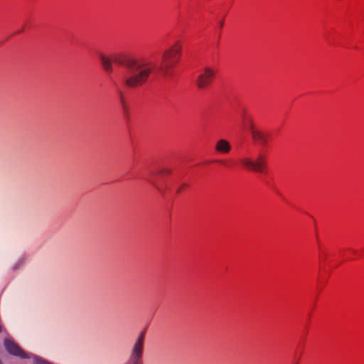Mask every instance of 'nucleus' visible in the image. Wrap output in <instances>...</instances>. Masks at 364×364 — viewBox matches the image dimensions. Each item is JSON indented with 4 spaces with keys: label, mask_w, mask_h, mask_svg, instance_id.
Listing matches in <instances>:
<instances>
[{
    "label": "nucleus",
    "mask_w": 364,
    "mask_h": 364,
    "mask_svg": "<svg viewBox=\"0 0 364 364\" xmlns=\"http://www.w3.org/2000/svg\"><path fill=\"white\" fill-rule=\"evenodd\" d=\"M180 54L181 47L175 44L164 52L161 61L158 65L151 61L139 60L124 53H113L109 56L100 53L98 57L103 69L107 73H112L113 63L124 66L126 70L122 77L123 85L127 88H136L147 81L154 70L163 77H168L171 69L178 62Z\"/></svg>",
    "instance_id": "nucleus-1"
},
{
    "label": "nucleus",
    "mask_w": 364,
    "mask_h": 364,
    "mask_svg": "<svg viewBox=\"0 0 364 364\" xmlns=\"http://www.w3.org/2000/svg\"><path fill=\"white\" fill-rule=\"evenodd\" d=\"M240 162L247 170L256 173H264L267 167L266 155L262 153H259L255 159L242 157Z\"/></svg>",
    "instance_id": "nucleus-2"
},
{
    "label": "nucleus",
    "mask_w": 364,
    "mask_h": 364,
    "mask_svg": "<svg viewBox=\"0 0 364 364\" xmlns=\"http://www.w3.org/2000/svg\"><path fill=\"white\" fill-rule=\"evenodd\" d=\"M145 333L141 332L135 340L129 355V364H143L142 355L144 351Z\"/></svg>",
    "instance_id": "nucleus-3"
},
{
    "label": "nucleus",
    "mask_w": 364,
    "mask_h": 364,
    "mask_svg": "<svg viewBox=\"0 0 364 364\" xmlns=\"http://www.w3.org/2000/svg\"><path fill=\"white\" fill-rule=\"evenodd\" d=\"M215 75V72L210 68H205L198 75L196 85L200 89H205L212 82Z\"/></svg>",
    "instance_id": "nucleus-4"
},
{
    "label": "nucleus",
    "mask_w": 364,
    "mask_h": 364,
    "mask_svg": "<svg viewBox=\"0 0 364 364\" xmlns=\"http://www.w3.org/2000/svg\"><path fill=\"white\" fill-rule=\"evenodd\" d=\"M4 346L6 350L12 355L19 356L21 358H26V353L15 343L9 339L4 340Z\"/></svg>",
    "instance_id": "nucleus-5"
},
{
    "label": "nucleus",
    "mask_w": 364,
    "mask_h": 364,
    "mask_svg": "<svg viewBox=\"0 0 364 364\" xmlns=\"http://www.w3.org/2000/svg\"><path fill=\"white\" fill-rule=\"evenodd\" d=\"M252 138L256 143H259L262 146H265L268 141V134L260 130H252Z\"/></svg>",
    "instance_id": "nucleus-6"
},
{
    "label": "nucleus",
    "mask_w": 364,
    "mask_h": 364,
    "mask_svg": "<svg viewBox=\"0 0 364 364\" xmlns=\"http://www.w3.org/2000/svg\"><path fill=\"white\" fill-rule=\"evenodd\" d=\"M215 149L218 152L226 154L230 151L231 145L227 140L220 139L217 141Z\"/></svg>",
    "instance_id": "nucleus-7"
},
{
    "label": "nucleus",
    "mask_w": 364,
    "mask_h": 364,
    "mask_svg": "<svg viewBox=\"0 0 364 364\" xmlns=\"http://www.w3.org/2000/svg\"><path fill=\"white\" fill-rule=\"evenodd\" d=\"M247 128L250 132V134H252V130H257V129L255 128L254 127V124H253V122L251 119L249 120L248 122V124H247Z\"/></svg>",
    "instance_id": "nucleus-8"
},
{
    "label": "nucleus",
    "mask_w": 364,
    "mask_h": 364,
    "mask_svg": "<svg viewBox=\"0 0 364 364\" xmlns=\"http://www.w3.org/2000/svg\"><path fill=\"white\" fill-rule=\"evenodd\" d=\"M151 183L156 187V188H157L161 193V194H165V191L162 188L159 187L154 181H152Z\"/></svg>",
    "instance_id": "nucleus-9"
},
{
    "label": "nucleus",
    "mask_w": 364,
    "mask_h": 364,
    "mask_svg": "<svg viewBox=\"0 0 364 364\" xmlns=\"http://www.w3.org/2000/svg\"><path fill=\"white\" fill-rule=\"evenodd\" d=\"M171 173V170L168 168H165L161 171V174L163 175L164 173L169 174Z\"/></svg>",
    "instance_id": "nucleus-10"
},
{
    "label": "nucleus",
    "mask_w": 364,
    "mask_h": 364,
    "mask_svg": "<svg viewBox=\"0 0 364 364\" xmlns=\"http://www.w3.org/2000/svg\"><path fill=\"white\" fill-rule=\"evenodd\" d=\"M119 95L122 102H123L124 95H123V92L120 90H119Z\"/></svg>",
    "instance_id": "nucleus-11"
},
{
    "label": "nucleus",
    "mask_w": 364,
    "mask_h": 364,
    "mask_svg": "<svg viewBox=\"0 0 364 364\" xmlns=\"http://www.w3.org/2000/svg\"><path fill=\"white\" fill-rule=\"evenodd\" d=\"M186 185L184 183L181 187H179L177 190V193H179L183 189V187H185Z\"/></svg>",
    "instance_id": "nucleus-12"
},
{
    "label": "nucleus",
    "mask_w": 364,
    "mask_h": 364,
    "mask_svg": "<svg viewBox=\"0 0 364 364\" xmlns=\"http://www.w3.org/2000/svg\"><path fill=\"white\" fill-rule=\"evenodd\" d=\"M219 162L225 166H228V164H227V162L225 161H223V160H221V161H219Z\"/></svg>",
    "instance_id": "nucleus-13"
},
{
    "label": "nucleus",
    "mask_w": 364,
    "mask_h": 364,
    "mask_svg": "<svg viewBox=\"0 0 364 364\" xmlns=\"http://www.w3.org/2000/svg\"><path fill=\"white\" fill-rule=\"evenodd\" d=\"M223 22H221L220 23H219V26H220V27H222V26H223Z\"/></svg>",
    "instance_id": "nucleus-14"
}]
</instances>
